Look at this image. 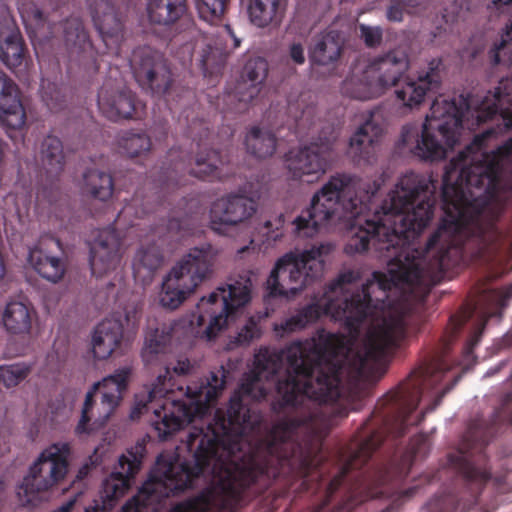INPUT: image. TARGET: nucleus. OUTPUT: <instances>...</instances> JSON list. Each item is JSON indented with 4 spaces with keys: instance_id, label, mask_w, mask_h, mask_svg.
I'll use <instances>...</instances> for the list:
<instances>
[{
    "instance_id": "f257e3e1",
    "label": "nucleus",
    "mask_w": 512,
    "mask_h": 512,
    "mask_svg": "<svg viewBox=\"0 0 512 512\" xmlns=\"http://www.w3.org/2000/svg\"><path fill=\"white\" fill-rule=\"evenodd\" d=\"M493 134L477 135L446 166L442 186L445 217L419 251L410 239L419 235L433 216L434 181L405 174L383 201L380 210L362 222L371 198L383 180L360 179L345 174L332 176L314 194L310 207L294 221V234L313 237L323 229L345 224L351 239L348 248L364 252L370 243L387 261V274L374 272L352 292L353 271L331 282L322 297L285 319L275 330L280 336L316 321L321 314L344 323L348 336L325 330L284 350L262 348L254 368L246 373L230 399L227 419L219 417L206 430L193 426L176 454H161L149 480L122 512L158 511L161 501L187 488L200 474L212 476V486L194 499L176 505L171 512H208L230 509L241 492L265 470L267 456L277 444L291 438L308 421L312 429L322 424L327 408L320 403L340 396L344 374L364 375L370 364L396 345L405 333L403 301L428 286L432 274L442 269L451 247L472 231L478 234L477 256L493 254V150L484 141Z\"/></svg>"
},
{
    "instance_id": "f03ea898",
    "label": "nucleus",
    "mask_w": 512,
    "mask_h": 512,
    "mask_svg": "<svg viewBox=\"0 0 512 512\" xmlns=\"http://www.w3.org/2000/svg\"><path fill=\"white\" fill-rule=\"evenodd\" d=\"M507 53L508 61L512 63V22L496 46L493 62L499 63L501 56ZM494 117L501 118L506 128L512 126V78L501 80L495 91L488 92L473 110L463 96L452 100L437 97L421 125L403 127L401 143L408 152L421 159H442L459 141L464 121L468 128H472Z\"/></svg>"
},
{
    "instance_id": "7ed1b4c3",
    "label": "nucleus",
    "mask_w": 512,
    "mask_h": 512,
    "mask_svg": "<svg viewBox=\"0 0 512 512\" xmlns=\"http://www.w3.org/2000/svg\"><path fill=\"white\" fill-rule=\"evenodd\" d=\"M190 369L191 365L187 359H180L175 364L166 366L163 373L157 376L149 392V402L138 401L131 417H139L143 411H152L155 416L152 424L161 439H166L185 425L202 420L212 403L224 391L230 368L220 366L216 371H212L206 382L199 387L188 386L185 392L186 398L183 400H166L161 405L154 403L157 397L171 390L173 375H187Z\"/></svg>"
},
{
    "instance_id": "20e7f679",
    "label": "nucleus",
    "mask_w": 512,
    "mask_h": 512,
    "mask_svg": "<svg viewBox=\"0 0 512 512\" xmlns=\"http://www.w3.org/2000/svg\"><path fill=\"white\" fill-rule=\"evenodd\" d=\"M257 277L256 270L244 271L232 283L217 288L207 299L202 298L198 305L200 313L193 315L190 321L194 333L207 339L215 337L234 320L238 309L250 301Z\"/></svg>"
},
{
    "instance_id": "39448f33",
    "label": "nucleus",
    "mask_w": 512,
    "mask_h": 512,
    "mask_svg": "<svg viewBox=\"0 0 512 512\" xmlns=\"http://www.w3.org/2000/svg\"><path fill=\"white\" fill-rule=\"evenodd\" d=\"M218 256L219 249L210 243L189 249L163 280L160 305L174 310L183 304L201 283L212 276Z\"/></svg>"
},
{
    "instance_id": "423d86ee",
    "label": "nucleus",
    "mask_w": 512,
    "mask_h": 512,
    "mask_svg": "<svg viewBox=\"0 0 512 512\" xmlns=\"http://www.w3.org/2000/svg\"><path fill=\"white\" fill-rule=\"evenodd\" d=\"M330 243L313 245L301 252H289L280 257L272 269L266 287L271 296L293 297L324 271L325 258L332 251Z\"/></svg>"
},
{
    "instance_id": "0eeeda50",
    "label": "nucleus",
    "mask_w": 512,
    "mask_h": 512,
    "mask_svg": "<svg viewBox=\"0 0 512 512\" xmlns=\"http://www.w3.org/2000/svg\"><path fill=\"white\" fill-rule=\"evenodd\" d=\"M71 454L70 443L63 441L42 450L18 487L17 495L23 505L35 506L42 502L47 492L65 479Z\"/></svg>"
},
{
    "instance_id": "6e6552de",
    "label": "nucleus",
    "mask_w": 512,
    "mask_h": 512,
    "mask_svg": "<svg viewBox=\"0 0 512 512\" xmlns=\"http://www.w3.org/2000/svg\"><path fill=\"white\" fill-rule=\"evenodd\" d=\"M129 374L130 370L123 368L92 386L85 397L82 416L76 427L77 433L89 432L87 423L90 421H93V426L98 427L108 420L126 389Z\"/></svg>"
},
{
    "instance_id": "1a4fd4ad",
    "label": "nucleus",
    "mask_w": 512,
    "mask_h": 512,
    "mask_svg": "<svg viewBox=\"0 0 512 512\" xmlns=\"http://www.w3.org/2000/svg\"><path fill=\"white\" fill-rule=\"evenodd\" d=\"M337 139L335 129L328 125L319 137L287 155L286 167L294 179L307 183L317 181L326 173L331 162L333 144Z\"/></svg>"
},
{
    "instance_id": "9d476101",
    "label": "nucleus",
    "mask_w": 512,
    "mask_h": 512,
    "mask_svg": "<svg viewBox=\"0 0 512 512\" xmlns=\"http://www.w3.org/2000/svg\"><path fill=\"white\" fill-rule=\"evenodd\" d=\"M135 79L153 94H165L171 84L170 71L162 56L150 48L136 49L131 58Z\"/></svg>"
},
{
    "instance_id": "9b49d317",
    "label": "nucleus",
    "mask_w": 512,
    "mask_h": 512,
    "mask_svg": "<svg viewBox=\"0 0 512 512\" xmlns=\"http://www.w3.org/2000/svg\"><path fill=\"white\" fill-rule=\"evenodd\" d=\"M441 62L433 60L427 70L419 73L416 79H410L396 88V101L408 111L418 109L427 96L439 91L442 84Z\"/></svg>"
},
{
    "instance_id": "f8f14e48",
    "label": "nucleus",
    "mask_w": 512,
    "mask_h": 512,
    "mask_svg": "<svg viewBox=\"0 0 512 512\" xmlns=\"http://www.w3.org/2000/svg\"><path fill=\"white\" fill-rule=\"evenodd\" d=\"M370 72L384 93L397 85L410 67V43L405 41L369 63Z\"/></svg>"
},
{
    "instance_id": "ddd939ff",
    "label": "nucleus",
    "mask_w": 512,
    "mask_h": 512,
    "mask_svg": "<svg viewBox=\"0 0 512 512\" xmlns=\"http://www.w3.org/2000/svg\"><path fill=\"white\" fill-rule=\"evenodd\" d=\"M143 450V446L138 445L119 457L113 471L103 481L101 499L115 505V502L126 494L132 479L140 470Z\"/></svg>"
},
{
    "instance_id": "4468645a",
    "label": "nucleus",
    "mask_w": 512,
    "mask_h": 512,
    "mask_svg": "<svg viewBox=\"0 0 512 512\" xmlns=\"http://www.w3.org/2000/svg\"><path fill=\"white\" fill-rule=\"evenodd\" d=\"M256 212L255 202L246 196L231 194L215 200L209 211L210 226L216 232L222 226H235L249 220Z\"/></svg>"
},
{
    "instance_id": "2eb2a0df",
    "label": "nucleus",
    "mask_w": 512,
    "mask_h": 512,
    "mask_svg": "<svg viewBox=\"0 0 512 512\" xmlns=\"http://www.w3.org/2000/svg\"><path fill=\"white\" fill-rule=\"evenodd\" d=\"M121 263L120 237L114 229L101 230L90 248L92 274L103 278L115 272Z\"/></svg>"
},
{
    "instance_id": "dca6fc26",
    "label": "nucleus",
    "mask_w": 512,
    "mask_h": 512,
    "mask_svg": "<svg viewBox=\"0 0 512 512\" xmlns=\"http://www.w3.org/2000/svg\"><path fill=\"white\" fill-rule=\"evenodd\" d=\"M384 136V125L380 112H370L350 138L349 153L358 161L370 163Z\"/></svg>"
},
{
    "instance_id": "f3484780",
    "label": "nucleus",
    "mask_w": 512,
    "mask_h": 512,
    "mask_svg": "<svg viewBox=\"0 0 512 512\" xmlns=\"http://www.w3.org/2000/svg\"><path fill=\"white\" fill-rule=\"evenodd\" d=\"M268 73V63L261 57L247 61L232 97L238 101L237 110L244 111L260 93Z\"/></svg>"
},
{
    "instance_id": "a211bd4d",
    "label": "nucleus",
    "mask_w": 512,
    "mask_h": 512,
    "mask_svg": "<svg viewBox=\"0 0 512 512\" xmlns=\"http://www.w3.org/2000/svg\"><path fill=\"white\" fill-rule=\"evenodd\" d=\"M98 105L103 114L113 121L131 118L136 109L130 90L109 85H105L99 92Z\"/></svg>"
},
{
    "instance_id": "6ab92c4d",
    "label": "nucleus",
    "mask_w": 512,
    "mask_h": 512,
    "mask_svg": "<svg viewBox=\"0 0 512 512\" xmlns=\"http://www.w3.org/2000/svg\"><path fill=\"white\" fill-rule=\"evenodd\" d=\"M63 41L71 59L83 63L95 60L96 52L80 19L71 18L64 22Z\"/></svg>"
},
{
    "instance_id": "aec40b11",
    "label": "nucleus",
    "mask_w": 512,
    "mask_h": 512,
    "mask_svg": "<svg viewBox=\"0 0 512 512\" xmlns=\"http://www.w3.org/2000/svg\"><path fill=\"white\" fill-rule=\"evenodd\" d=\"M123 331L121 319H105L99 323L91 340L94 357L100 360L109 358L120 347Z\"/></svg>"
},
{
    "instance_id": "412c9836",
    "label": "nucleus",
    "mask_w": 512,
    "mask_h": 512,
    "mask_svg": "<svg viewBox=\"0 0 512 512\" xmlns=\"http://www.w3.org/2000/svg\"><path fill=\"white\" fill-rule=\"evenodd\" d=\"M59 242L53 238L47 239L29 252V263L44 279L57 283L65 274V264L59 257L52 255L49 249L58 246Z\"/></svg>"
},
{
    "instance_id": "4be33fe9",
    "label": "nucleus",
    "mask_w": 512,
    "mask_h": 512,
    "mask_svg": "<svg viewBox=\"0 0 512 512\" xmlns=\"http://www.w3.org/2000/svg\"><path fill=\"white\" fill-rule=\"evenodd\" d=\"M0 111L3 125L11 129H19L24 125L25 112L16 85L4 74H0Z\"/></svg>"
},
{
    "instance_id": "5701e85b",
    "label": "nucleus",
    "mask_w": 512,
    "mask_h": 512,
    "mask_svg": "<svg viewBox=\"0 0 512 512\" xmlns=\"http://www.w3.org/2000/svg\"><path fill=\"white\" fill-rule=\"evenodd\" d=\"M342 92L357 100H370L383 94L375 78L368 72L366 63L358 64L352 69L343 82Z\"/></svg>"
},
{
    "instance_id": "b1692460",
    "label": "nucleus",
    "mask_w": 512,
    "mask_h": 512,
    "mask_svg": "<svg viewBox=\"0 0 512 512\" xmlns=\"http://www.w3.org/2000/svg\"><path fill=\"white\" fill-rule=\"evenodd\" d=\"M0 59L9 69L19 67L24 59L20 32L9 19L0 23Z\"/></svg>"
},
{
    "instance_id": "393cba45",
    "label": "nucleus",
    "mask_w": 512,
    "mask_h": 512,
    "mask_svg": "<svg viewBox=\"0 0 512 512\" xmlns=\"http://www.w3.org/2000/svg\"><path fill=\"white\" fill-rule=\"evenodd\" d=\"M94 24L103 40L117 43L122 32V22L110 0H95L92 7ZM106 45H109L106 43Z\"/></svg>"
},
{
    "instance_id": "a878e982",
    "label": "nucleus",
    "mask_w": 512,
    "mask_h": 512,
    "mask_svg": "<svg viewBox=\"0 0 512 512\" xmlns=\"http://www.w3.org/2000/svg\"><path fill=\"white\" fill-rule=\"evenodd\" d=\"M344 44L343 36L335 30L316 35L310 46L309 55L313 63L328 65L336 62Z\"/></svg>"
},
{
    "instance_id": "bb28decb",
    "label": "nucleus",
    "mask_w": 512,
    "mask_h": 512,
    "mask_svg": "<svg viewBox=\"0 0 512 512\" xmlns=\"http://www.w3.org/2000/svg\"><path fill=\"white\" fill-rule=\"evenodd\" d=\"M80 190L84 196L106 201L114 190L112 176L99 169H88L83 173Z\"/></svg>"
},
{
    "instance_id": "cd10ccee",
    "label": "nucleus",
    "mask_w": 512,
    "mask_h": 512,
    "mask_svg": "<svg viewBox=\"0 0 512 512\" xmlns=\"http://www.w3.org/2000/svg\"><path fill=\"white\" fill-rule=\"evenodd\" d=\"M162 255L155 245L141 247L133 260L132 268L135 279L142 284L149 283L162 265Z\"/></svg>"
},
{
    "instance_id": "c85d7f7f",
    "label": "nucleus",
    "mask_w": 512,
    "mask_h": 512,
    "mask_svg": "<svg viewBox=\"0 0 512 512\" xmlns=\"http://www.w3.org/2000/svg\"><path fill=\"white\" fill-rule=\"evenodd\" d=\"M185 10V0H150L147 5L150 22L163 26L176 22Z\"/></svg>"
},
{
    "instance_id": "c756f323",
    "label": "nucleus",
    "mask_w": 512,
    "mask_h": 512,
    "mask_svg": "<svg viewBox=\"0 0 512 512\" xmlns=\"http://www.w3.org/2000/svg\"><path fill=\"white\" fill-rule=\"evenodd\" d=\"M282 13V0H249L248 16L255 26L277 23Z\"/></svg>"
},
{
    "instance_id": "7c9ffc66",
    "label": "nucleus",
    "mask_w": 512,
    "mask_h": 512,
    "mask_svg": "<svg viewBox=\"0 0 512 512\" xmlns=\"http://www.w3.org/2000/svg\"><path fill=\"white\" fill-rule=\"evenodd\" d=\"M32 322V311L22 301H11L6 305L3 313V323L6 329L13 334L28 333Z\"/></svg>"
},
{
    "instance_id": "2f4dec72",
    "label": "nucleus",
    "mask_w": 512,
    "mask_h": 512,
    "mask_svg": "<svg viewBox=\"0 0 512 512\" xmlns=\"http://www.w3.org/2000/svg\"><path fill=\"white\" fill-rule=\"evenodd\" d=\"M230 50L221 38L209 39L202 48L200 63L204 73L216 74L225 65Z\"/></svg>"
},
{
    "instance_id": "473e14b6",
    "label": "nucleus",
    "mask_w": 512,
    "mask_h": 512,
    "mask_svg": "<svg viewBox=\"0 0 512 512\" xmlns=\"http://www.w3.org/2000/svg\"><path fill=\"white\" fill-rule=\"evenodd\" d=\"M171 332L170 326L161 325L147 333L141 352L145 365H153L158 355L165 351L171 340Z\"/></svg>"
},
{
    "instance_id": "72a5a7b5",
    "label": "nucleus",
    "mask_w": 512,
    "mask_h": 512,
    "mask_svg": "<svg viewBox=\"0 0 512 512\" xmlns=\"http://www.w3.org/2000/svg\"><path fill=\"white\" fill-rule=\"evenodd\" d=\"M40 160L43 169L50 175L59 174L65 164L63 144L55 136H47L41 145Z\"/></svg>"
},
{
    "instance_id": "f704fd0d",
    "label": "nucleus",
    "mask_w": 512,
    "mask_h": 512,
    "mask_svg": "<svg viewBox=\"0 0 512 512\" xmlns=\"http://www.w3.org/2000/svg\"><path fill=\"white\" fill-rule=\"evenodd\" d=\"M431 0H389L385 17L389 22L401 23L405 14L423 15L430 7Z\"/></svg>"
},
{
    "instance_id": "c9c22d12",
    "label": "nucleus",
    "mask_w": 512,
    "mask_h": 512,
    "mask_svg": "<svg viewBox=\"0 0 512 512\" xmlns=\"http://www.w3.org/2000/svg\"><path fill=\"white\" fill-rule=\"evenodd\" d=\"M246 147L258 158L269 157L276 149L275 135L266 128L253 127L246 136Z\"/></svg>"
},
{
    "instance_id": "e433bc0d",
    "label": "nucleus",
    "mask_w": 512,
    "mask_h": 512,
    "mask_svg": "<svg viewBox=\"0 0 512 512\" xmlns=\"http://www.w3.org/2000/svg\"><path fill=\"white\" fill-rule=\"evenodd\" d=\"M381 438L378 434L371 436L369 439L365 440L361 443L358 450L354 452L348 459L345 466L342 468L341 475L336 476L329 483V490L332 492L337 488L340 483L341 477L345 474L349 469H355L364 464L371 454L376 450V448L380 445Z\"/></svg>"
},
{
    "instance_id": "4c0bfd02",
    "label": "nucleus",
    "mask_w": 512,
    "mask_h": 512,
    "mask_svg": "<svg viewBox=\"0 0 512 512\" xmlns=\"http://www.w3.org/2000/svg\"><path fill=\"white\" fill-rule=\"evenodd\" d=\"M440 374L435 373L430 376H426L423 379L422 384L419 387H416L414 391L410 394L406 402L403 404L400 414H399V425L404 423H417L418 421H410L409 414L418 406L420 399L422 397L428 398L430 397L431 388L440 381Z\"/></svg>"
},
{
    "instance_id": "58836bf2",
    "label": "nucleus",
    "mask_w": 512,
    "mask_h": 512,
    "mask_svg": "<svg viewBox=\"0 0 512 512\" xmlns=\"http://www.w3.org/2000/svg\"><path fill=\"white\" fill-rule=\"evenodd\" d=\"M472 445L469 441L464 442L457 455L451 457V461L454 465L462 472V474L470 480L474 481H485L488 475L485 471H481L471 463Z\"/></svg>"
},
{
    "instance_id": "ea45409f",
    "label": "nucleus",
    "mask_w": 512,
    "mask_h": 512,
    "mask_svg": "<svg viewBox=\"0 0 512 512\" xmlns=\"http://www.w3.org/2000/svg\"><path fill=\"white\" fill-rule=\"evenodd\" d=\"M119 147L127 156L137 157L150 150L151 140L144 132H127L120 138Z\"/></svg>"
},
{
    "instance_id": "a19ab883",
    "label": "nucleus",
    "mask_w": 512,
    "mask_h": 512,
    "mask_svg": "<svg viewBox=\"0 0 512 512\" xmlns=\"http://www.w3.org/2000/svg\"><path fill=\"white\" fill-rule=\"evenodd\" d=\"M222 164L220 156L216 151L200 153L195 160V167L191 173L199 178L219 177V167Z\"/></svg>"
},
{
    "instance_id": "79ce46f5",
    "label": "nucleus",
    "mask_w": 512,
    "mask_h": 512,
    "mask_svg": "<svg viewBox=\"0 0 512 512\" xmlns=\"http://www.w3.org/2000/svg\"><path fill=\"white\" fill-rule=\"evenodd\" d=\"M19 12L27 29L35 34H41L46 25V18L37 5L30 1H22L19 4Z\"/></svg>"
},
{
    "instance_id": "37998d69",
    "label": "nucleus",
    "mask_w": 512,
    "mask_h": 512,
    "mask_svg": "<svg viewBox=\"0 0 512 512\" xmlns=\"http://www.w3.org/2000/svg\"><path fill=\"white\" fill-rule=\"evenodd\" d=\"M31 372L30 365L15 363L0 366V382L6 388H12L24 381Z\"/></svg>"
},
{
    "instance_id": "c03bdc74",
    "label": "nucleus",
    "mask_w": 512,
    "mask_h": 512,
    "mask_svg": "<svg viewBox=\"0 0 512 512\" xmlns=\"http://www.w3.org/2000/svg\"><path fill=\"white\" fill-rule=\"evenodd\" d=\"M201 19L216 24L225 13L228 0H195Z\"/></svg>"
},
{
    "instance_id": "a18cd8bd",
    "label": "nucleus",
    "mask_w": 512,
    "mask_h": 512,
    "mask_svg": "<svg viewBox=\"0 0 512 512\" xmlns=\"http://www.w3.org/2000/svg\"><path fill=\"white\" fill-rule=\"evenodd\" d=\"M473 8L471 0H453L444 8L442 18L445 23L453 25L465 20Z\"/></svg>"
},
{
    "instance_id": "49530a36",
    "label": "nucleus",
    "mask_w": 512,
    "mask_h": 512,
    "mask_svg": "<svg viewBox=\"0 0 512 512\" xmlns=\"http://www.w3.org/2000/svg\"><path fill=\"white\" fill-rule=\"evenodd\" d=\"M358 35L368 47H376L381 44L383 30L377 25L359 24Z\"/></svg>"
},
{
    "instance_id": "de8ad7c7",
    "label": "nucleus",
    "mask_w": 512,
    "mask_h": 512,
    "mask_svg": "<svg viewBox=\"0 0 512 512\" xmlns=\"http://www.w3.org/2000/svg\"><path fill=\"white\" fill-rule=\"evenodd\" d=\"M259 329L257 323L254 320H249L245 326L241 329L236 337V341L240 345H247L255 338L259 337Z\"/></svg>"
},
{
    "instance_id": "09e8293b",
    "label": "nucleus",
    "mask_w": 512,
    "mask_h": 512,
    "mask_svg": "<svg viewBox=\"0 0 512 512\" xmlns=\"http://www.w3.org/2000/svg\"><path fill=\"white\" fill-rule=\"evenodd\" d=\"M495 315V312L494 311H490V309L488 307H483L480 311V319H481V323L480 325L475 329L473 335L471 336V338L469 339L468 341V344H467V348H466V352L467 353H471L472 352V349L473 347L478 343L479 341V338H480V335L482 333V330L485 326V323L486 321L488 320V318L492 317Z\"/></svg>"
},
{
    "instance_id": "8fccbe9b",
    "label": "nucleus",
    "mask_w": 512,
    "mask_h": 512,
    "mask_svg": "<svg viewBox=\"0 0 512 512\" xmlns=\"http://www.w3.org/2000/svg\"><path fill=\"white\" fill-rule=\"evenodd\" d=\"M124 322L122 324L124 325V329L126 330H133L140 319V307L137 303L133 302L129 305H127L124 308L123 312Z\"/></svg>"
},
{
    "instance_id": "3c124183",
    "label": "nucleus",
    "mask_w": 512,
    "mask_h": 512,
    "mask_svg": "<svg viewBox=\"0 0 512 512\" xmlns=\"http://www.w3.org/2000/svg\"><path fill=\"white\" fill-rule=\"evenodd\" d=\"M512 296V292L507 293L506 296H504L501 292L496 290H490L486 295L483 296L482 302L486 306H503L504 301Z\"/></svg>"
},
{
    "instance_id": "603ef678",
    "label": "nucleus",
    "mask_w": 512,
    "mask_h": 512,
    "mask_svg": "<svg viewBox=\"0 0 512 512\" xmlns=\"http://www.w3.org/2000/svg\"><path fill=\"white\" fill-rule=\"evenodd\" d=\"M289 57L290 59L298 64L301 65L305 62V52H304V46L300 42H293L289 46Z\"/></svg>"
},
{
    "instance_id": "864d4df0",
    "label": "nucleus",
    "mask_w": 512,
    "mask_h": 512,
    "mask_svg": "<svg viewBox=\"0 0 512 512\" xmlns=\"http://www.w3.org/2000/svg\"><path fill=\"white\" fill-rule=\"evenodd\" d=\"M98 459H93L90 457L77 471L75 479L73 480V485L78 482H82L90 473L93 466L97 464Z\"/></svg>"
},
{
    "instance_id": "5fc2aeb1",
    "label": "nucleus",
    "mask_w": 512,
    "mask_h": 512,
    "mask_svg": "<svg viewBox=\"0 0 512 512\" xmlns=\"http://www.w3.org/2000/svg\"><path fill=\"white\" fill-rule=\"evenodd\" d=\"M113 503L102 499L101 503L95 501L93 505L88 506L85 512H108L113 508Z\"/></svg>"
},
{
    "instance_id": "6e6d98bb",
    "label": "nucleus",
    "mask_w": 512,
    "mask_h": 512,
    "mask_svg": "<svg viewBox=\"0 0 512 512\" xmlns=\"http://www.w3.org/2000/svg\"><path fill=\"white\" fill-rule=\"evenodd\" d=\"M285 223L284 215L280 214L276 216L274 219H270L265 222V227L270 231H278L280 230Z\"/></svg>"
},
{
    "instance_id": "4d7b16f0",
    "label": "nucleus",
    "mask_w": 512,
    "mask_h": 512,
    "mask_svg": "<svg viewBox=\"0 0 512 512\" xmlns=\"http://www.w3.org/2000/svg\"><path fill=\"white\" fill-rule=\"evenodd\" d=\"M302 103H293L289 101L288 104V112L294 119L302 118L304 115V111H301Z\"/></svg>"
},
{
    "instance_id": "13d9d810",
    "label": "nucleus",
    "mask_w": 512,
    "mask_h": 512,
    "mask_svg": "<svg viewBox=\"0 0 512 512\" xmlns=\"http://www.w3.org/2000/svg\"><path fill=\"white\" fill-rule=\"evenodd\" d=\"M469 317H470V314H464V315L456 316V317L452 318V320H451L452 330L455 331V330L459 329Z\"/></svg>"
},
{
    "instance_id": "bf43d9fd",
    "label": "nucleus",
    "mask_w": 512,
    "mask_h": 512,
    "mask_svg": "<svg viewBox=\"0 0 512 512\" xmlns=\"http://www.w3.org/2000/svg\"><path fill=\"white\" fill-rule=\"evenodd\" d=\"M76 503V497L69 499L53 512H71Z\"/></svg>"
},
{
    "instance_id": "052dcab7",
    "label": "nucleus",
    "mask_w": 512,
    "mask_h": 512,
    "mask_svg": "<svg viewBox=\"0 0 512 512\" xmlns=\"http://www.w3.org/2000/svg\"><path fill=\"white\" fill-rule=\"evenodd\" d=\"M258 251L257 246L254 244V241L251 240L249 245L243 246L238 250V254L242 255L246 252L248 253H256Z\"/></svg>"
},
{
    "instance_id": "680f3d73",
    "label": "nucleus",
    "mask_w": 512,
    "mask_h": 512,
    "mask_svg": "<svg viewBox=\"0 0 512 512\" xmlns=\"http://www.w3.org/2000/svg\"><path fill=\"white\" fill-rule=\"evenodd\" d=\"M442 395H443V392L437 393L434 397L432 404H429V406L426 408V410L427 409L433 410L437 406V404L440 402Z\"/></svg>"
},
{
    "instance_id": "e2e57ef3",
    "label": "nucleus",
    "mask_w": 512,
    "mask_h": 512,
    "mask_svg": "<svg viewBox=\"0 0 512 512\" xmlns=\"http://www.w3.org/2000/svg\"><path fill=\"white\" fill-rule=\"evenodd\" d=\"M492 3L494 5H498V4L507 5V4L512 3V0H492Z\"/></svg>"
},
{
    "instance_id": "0e129e2a",
    "label": "nucleus",
    "mask_w": 512,
    "mask_h": 512,
    "mask_svg": "<svg viewBox=\"0 0 512 512\" xmlns=\"http://www.w3.org/2000/svg\"><path fill=\"white\" fill-rule=\"evenodd\" d=\"M410 465V456H406L404 459H403V467L401 468L402 470L405 468H408V466Z\"/></svg>"
},
{
    "instance_id": "69168bd1",
    "label": "nucleus",
    "mask_w": 512,
    "mask_h": 512,
    "mask_svg": "<svg viewBox=\"0 0 512 512\" xmlns=\"http://www.w3.org/2000/svg\"><path fill=\"white\" fill-rule=\"evenodd\" d=\"M412 492H413V489H410V490H407V491H405V492H403V493H401V494H397V497H396L395 501H396V500H398V498H400L402 495H407V496H408V495H410Z\"/></svg>"
},
{
    "instance_id": "338daca9",
    "label": "nucleus",
    "mask_w": 512,
    "mask_h": 512,
    "mask_svg": "<svg viewBox=\"0 0 512 512\" xmlns=\"http://www.w3.org/2000/svg\"><path fill=\"white\" fill-rule=\"evenodd\" d=\"M176 225H177V222H176V221H171V222H170V224H169V228H170V229H173V228H175V227H176Z\"/></svg>"
},
{
    "instance_id": "774afa93",
    "label": "nucleus",
    "mask_w": 512,
    "mask_h": 512,
    "mask_svg": "<svg viewBox=\"0 0 512 512\" xmlns=\"http://www.w3.org/2000/svg\"><path fill=\"white\" fill-rule=\"evenodd\" d=\"M233 40H234V48L238 47L240 44V40L237 38H233Z\"/></svg>"
}]
</instances>
